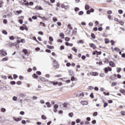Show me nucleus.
Instances as JSON below:
<instances>
[{"instance_id": "a878e982", "label": "nucleus", "mask_w": 125, "mask_h": 125, "mask_svg": "<svg viewBox=\"0 0 125 125\" xmlns=\"http://www.w3.org/2000/svg\"><path fill=\"white\" fill-rule=\"evenodd\" d=\"M33 78H35V79H38V75H37V74H34L33 75Z\"/></svg>"}, {"instance_id": "0e129e2a", "label": "nucleus", "mask_w": 125, "mask_h": 125, "mask_svg": "<svg viewBox=\"0 0 125 125\" xmlns=\"http://www.w3.org/2000/svg\"><path fill=\"white\" fill-rule=\"evenodd\" d=\"M19 79L21 80H23L24 79V77L21 75L19 76Z\"/></svg>"}, {"instance_id": "e2e57ef3", "label": "nucleus", "mask_w": 125, "mask_h": 125, "mask_svg": "<svg viewBox=\"0 0 125 125\" xmlns=\"http://www.w3.org/2000/svg\"><path fill=\"white\" fill-rule=\"evenodd\" d=\"M117 84V83L116 82H113L112 83V85H113L114 86H115V85H116Z\"/></svg>"}, {"instance_id": "aec40b11", "label": "nucleus", "mask_w": 125, "mask_h": 125, "mask_svg": "<svg viewBox=\"0 0 125 125\" xmlns=\"http://www.w3.org/2000/svg\"><path fill=\"white\" fill-rule=\"evenodd\" d=\"M15 39V38H14V36H13L9 37V40H10L11 41H14Z\"/></svg>"}, {"instance_id": "4be33fe9", "label": "nucleus", "mask_w": 125, "mask_h": 125, "mask_svg": "<svg viewBox=\"0 0 125 125\" xmlns=\"http://www.w3.org/2000/svg\"><path fill=\"white\" fill-rule=\"evenodd\" d=\"M77 43H82V44H83V43H84V42H83V40H80L79 41H77Z\"/></svg>"}, {"instance_id": "ea45409f", "label": "nucleus", "mask_w": 125, "mask_h": 125, "mask_svg": "<svg viewBox=\"0 0 125 125\" xmlns=\"http://www.w3.org/2000/svg\"><path fill=\"white\" fill-rule=\"evenodd\" d=\"M13 100L14 101H17V97H15V96L13 97Z\"/></svg>"}, {"instance_id": "f704fd0d", "label": "nucleus", "mask_w": 125, "mask_h": 125, "mask_svg": "<svg viewBox=\"0 0 125 125\" xmlns=\"http://www.w3.org/2000/svg\"><path fill=\"white\" fill-rule=\"evenodd\" d=\"M97 115H98L97 112H94V113H93V116L94 117H96V116H97Z\"/></svg>"}, {"instance_id": "a19ab883", "label": "nucleus", "mask_w": 125, "mask_h": 125, "mask_svg": "<svg viewBox=\"0 0 125 125\" xmlns=\"http://www.w3.org/2000/svg\"><path fill=\"white\" fill-rule=\"evenodd\" d=\"M7 60H8L7 58H4L2 59V61H7Z\"/></svg>"}, {"instance_id": "9b49d317", "label": "nucleus", "mask_w": 125, "mask_h": 125, "mask_svg": "<svg viewBox=\"0 0 125 125\" xmlns=\"http://www.w3.org/2000/svg\"><path fill=\"white\" fill-rule=\"evenodd\" d=\"M81 104H82V105H87V102L85 101H83L81 102Z\"/></svg>"}, {"instance_id": "2f4dec72", "label": "nucleus", "mask_w": 125, "mask_h": 125, "mask_svg": "<svg viewBox=\"0 0 125 125\" xmlns=\"http://www.w3.org/2000/svg\"><path fill=\"white\" fill-rule=\"evenodd\" d=\"M69 117H70L71 118H72L73 117V116H74V114L73 113V112L70 113L68 114Z\"/></svg>"}, {"instance_id": "13d9d810", "label": "nucleus", "mask_w": 125, "mask_h": 125, "mask_svg": "<svg viewBox=\"0 0 125 125\" xmlns=\"http://www.w3.org/2000/svg\"><path fill=\"white\" fill-rule=\"evenodd\" d=\"M96 53H98V51H94L93 53V55H95V54H96Z\"/></svg>"}, {"instance_id": "4d7b16f0", "label": "nucleus", "mask_w": 125, "mask_h": 125, "mask_svg": "<svg viewBox=\"0 0 125 125\" xmlns=\"http://www.w3.org/2000/svg\"><path fill=\"white\" fill-rule=\"evenodd\" d=\"M32 19H33V20H36V19H37V17H36V16H33L32 17Z\"/></svg>"}, {"instance_id": "0eeeda50", "label": "nucleus", "mask_w": 125, "mask_h": 125, "mask_svg": "<svg viewBox=\"0 0 125 125\" xmlns=\"http://www.w3.org/2000/svg\"><path fill=\"white\" fill-rule=\"evenodd\" d=\"M61 7L62 8H64L65 9H67V8H69L70 7V6H69V5L65 6V5H64V4H62Z\"/></svg>"}, {"instance_id": "c9c22d12", "label": "nucleus", "mask_w": 125, "mask_h": 125, "mask_svg": "<svg viewBox=\"0 0 125 125\" xmlns=\"http://www.w3.org/2000/svg\"><path fill=\"white\" fill-rule=\"evenodd\" d=\"M55 77L56 78H60V77H62V75H61V74L57 75H55Z\"/></svg>"}, {"instance_id": "f8f14e48", "label": "nucleus", "mask_w": 125, "mask_h": 125, "mask_svg": "<svg viewBox=\"0 0 125 125\" xmlns=\"http://www.w3.org/2000/svg\"><path fill=\"white\" fill-rule=\"evenodd\" d=\"M46 105H47V108H50L51 107V104L49 102L46 103Z\"/></svg>"}, {"instance_id": "1a4fd4ad", "label": "nucleus", "mask_w": 125, "mask_h": 125, "mask_svg": "<svg viewBox=\"0 0 125 125\" xmlns=\"http://www.w3.org/2000/svg\"><path fill=\"white\" fill-rule=\"evenodd\" d=\"M26 28L27 26H26L25 25H23V26L20 27V30H21V31H24V30H26Z\"/></svg>"}, {"instance_id": "7ed1b4c3", "label": "nucleus", "mask_w": 125, "mask_h": 125, "mask_svg": "<svg viewBox=\"0 0 125 125\" xmlns=\"http://www.w3.org/2000/svg\"><path fill=\"white\" fill-rule=\"evenodd\" d=\"M77 97H80V98H82V97H83L84 96V94H83V92H80L77 95Z\"/></svg>"}, {"instance_id": "423d86ee", "label": "nucleus", "mask_w": 125, "mask_h": 125, "mask_svg": "<svg viewBox=\"0 0 125 125\" xmlns=\"http://www.w3.org/2000/svg\"><path fill=\"white\" fill-rule=\"evenodd\" d=\"M109 65L111 67H116V64H115V62L113 61H110L109 62Z\"/></svg>"}, {"instance_id": "ddd939ff", "label": "nucleus", "mask_w": 125, "mask_h": 125, "mask_svg": "<svg viewBox=\"0 0 125 125\" xmlns=\"http://www.w3.org/2000/svg\"><path fill=\"white\" fill-rule=\"evenodd\" d=\"M119 91H120V92H121V93H122V94L125 95V89H121Z\"/></svg>"}, {"instance_id": "6e6552de", "label": "nucleus", "mask_w": 125, "mask_h": 125, "mask_svg": "<svg viewBox=\"0 0 125 125\" xmlns=\"http://www.w3.org/2000/svg\"><path fill=\"white\" fill-rule=\"evenodd\" d=\"M89 46L90 47H92L93 49H95V48H96V46L95 44H94V43H91L90 44Z\"/></svg>"}, {"instance_id": "5fc2aeb1", "label": "nucleus", "mask_w": 125, "mask_h": 125, "mask_svg": "<svg viewBox=\"0 0 125 125\" xmlns=\"http://www.w3.org/2000/svg\"><path fill=\"white\" fill-rule=\"evenodd\" d=\"M70 56H68V59H72V56H73L72 55V54H70Z\"/></svg>"}, {"instance_id": "6e6d98bb", "label": "nucleus", "mask_w": 125, "mask_h": 125, "mask_svg": "<svg viewBox=\"0 0 125 125\" xmlns=\"http://www.w3.org/2000/svg\"><path fill=\"white\" fill-rule=\"evenodd\" d=\"M66 66L67 67H70V66H71V63L70 62L66 63Z\"/></svg>"}, {"instance_id": "e433bc0d", "label": "nucleus", "mask_w": 125, "mask_h": 125, "mask_svg": "<svg viewBox=\"0 0 125 125\" xmlns=\"http://www.w3.org/2000/svg\"><path fill=\"white\" fill-rule=\"evenodd\" d=\"M107 14H112V12L111 10H108L106 12Z\"/></svg>"}, {"instance_id": "f257e3e1", "label": "nucleus", "mask_w": 125, "mask_h": 125, "mask_svg": "<svg viewBox=\"0 0 125 125\" xmlns=\"http://www.w3.org/2000/svg\"><path fill=\"white\" fill-rule=\"evenodd\" d=\"M7 53L4 50L2 49L0 50V56H6Z\"/></svg>"}, {"instance_id": "603ef678", "label": "nucleus", "mask_w": 125, "mask_h": 125, "mask_svg": "<svg viewBox=\"0 0 125 125\" xmlns=\"http://www.w3.org/2000/svg\"><path fill=\"white\" fill-rule=\"evenodd\" d=\"M42 120H45L46 119V117L44 115H42Z\"/></svg>"}, {"instance_id": "7c9ffc66", "label": "nucleus", "mask_w": 125, "mask_h": 125, "mask_svg": "<svg viewBox=\"0 0 125 125\" xmlns=\"http://www.w3.org/2000/svg\"><path fill=\"white\" fill-rule=\"evenodd\" d=\"M71 81L74 82V81H77V79H75L74 77H72L71 79Z\"/></svg>"}, {"instance_id": "8fccbe9b", "label": "nucleus", "mask_w": 125, "mask_h": 125, "mask_svg": "<svg viewBox=\"0 0 125 125\" xmlns=\"http://www.w3.org/2000/svg\"><path fill=\"white\" fill-rule=\"evenodd\" d=\"M10 83H11V84L13 85L15 84L16 83H15V81H12V82H10Z\"/></svg>"}, {"instance_id": "4c0bfd02", "label": "nucleus", "mask_w": 125, "mask_h": 125, "mask_svg": "<svg viewBox=\"0 0 125 125\" xmlns=\"http://www.w3.org/2000/svg\"><path fill=\"white\" fill-rule=\"evenodd\" d=\"M104 41H105V43L106 44L109 43V40L105 39Z\"/></svg>"}, {"instance_id": "a18cd8bd", "label": "nucleus", "mask_w": 125, "mask_h": 125, "mask_svg": "<svg viewBox=\"0 0 125 125\" xmlns=\"http://www.w3.org/2000/svg\"><path fill=\"white\" fill-rule=\"evenodd\" d=\"M123 10H118V13H119V14H123Z\"/></svg>"}, {"instance_id": "cd10ccee", "label": "nucleus", "mask_w": 125, "mask_h": 125, "mask_svg": "<svg viewBox=\"0 0 125 125\" xmlns=\"http://www.w3.org/2000/svg\"><path fill=\"white\" fill-rule=\"evenodd\" d=\"M91 37L92 39H95V35L93 33H91Z\"/></svg>"}, {"instance_id": "bf43d9fd", "label": "nucleus", "mask_w": 125, "mask_h": 125, "mask_svg": "<svg viewBox=\"0 0 125 125\" xmlns=\"http://www.w3.org/2000/svg\"><path fill=\"white\" fill-rule=\"evenodd\" d=\"M38 34L39 35H41V36H42L43 35V32H42V31H40Z\"/></svg>"}, {"instance_id": "69168bd1", "label": "nucleus", "mask_w": 125, "mask_h": 125, "mask_svg": "<svg viewBox=\"0 0 125 125\" xmlns=\"http://www.w3.org/2000/svg\"><path fill=\"white\" fill-rule=\"evenodd\" d=\"M3 23L4 24H6L7 23V20H3Z\"/></svg>"}, {"instance_id": "bb28decb", "label": "nucleus", "mask_w": 125, "mask_h": 125, "mask_svg": "<svg viewBox=\"0 0 125 125\" xmlns=\"http://www.w3.org/2000/svg\"><path fill=\"white\" fill-rule=\"evenodd\" d=\"M114 50L115 51H117V52H119V51H120V49L118 47H115L114 48Z\"/></svg>"}, {"instance_id": "09e8293b", "label": "nucleus", "mask_w": 125, "mask_h": 125, "mask_svg": "<svg viewBox=\"0 0 125 125\" xmlns=\"http://www.w3.org/2000/svg\"><path fill=\"white\" fill-rule=\"evenodd\" d=\"M110 42H111L112 45H114V44H115V41H114L113 40H111L110 41Z\"/></svg>"}, {"instance_id": "dca6fc26", "label": "nucleus", "mask_w": 125, "mask_h": 125, "mask_svg": "<svg viewBox=\"0 0 125 125\" xmlns=\"http://www.w3.org/2000/svg\"><path fill=\"white\" fill-rule=\"evenodd\" d=\"M46 46L47 48H49V49H53L54 48V46H50L47 45Z\"/></svg>"}, {"instance_id": "338daca9", "label": "nucleus", "mask_w": 125, "mask_h": 125, "mask_svg": "<svg viewBox=\"0 0 125 125\" xmlns=\"http://www.w3.org/2000/svg\"><path fill=\"white\" fill-rule=\"evenodd\" d=\"M81 24L84 26H85V25H86V23L84 21L82 22Z\"/></svg>"}, {"instance_id": "473e14b6", "label": "nucleus", "mask_w": 125, "mask_h": 125, "mask_svg": "<svg viewBox=\"0 0 125 125\" xmlns=\"http://www.w3.org/2000/svg\"><path fill=\"white\" fill-rule=\"evenodd\" d=\"M2 34H3L4 35H7V31H5V30H3L2 31Z\"/></svg>"}, {"instance_id": "6ab92c4d", "label": "nucleus", "mask_w": 125, "mask_h": 125, "mask_svg": "<svg viewBox=\"0 0 125 125\" xmlns=\"http://www.w3.org/2000/svg\"><path fill=\"white\" fill-rule=\"evenodd\" d=\"M72 50H73V51L75 52L76 53H77V52H78V50H77V48H76V47H73L72 48Z\"/></svg>"}, {"instance_id": "2eb2a0df", "label": "nucleus", "mask_w": 125, "mask_h": 125, "mask_svg": "<svg viewBox=\"0 0 125 125\" xmlns=\"http://www.w3.org/2000/svg\"><path fill=\"white\" fill-rule=\"evenodd\" d=\"M64 33H60V37L61 39H64Z\"/></svg>"}, {"instance_id": "5701e85b", "label": "nucleus", "mask_w": 125, "mask_h": 125, "mask_svg": "<svg viewBox=\"0 0 125 125\" xmlns=\"http://www.w3.org/2000/svg\"><path fill=\"white\" fill-rule=\"evenodd\" d=\"M85 10H88L89 9V6L88 5H85Z\"/></svg>"}, {"instance_id": "864d4df0", "label": "nucleus", "mask_w": 125, "mask_h": 125, "mask_svg": "<svg viewBox=\"0 0 125 125\" xmlns=\"http://www.w3.org/2000/svg\"><path fill=\"white\" fill-rule=\"evenodd\" d=\"M13 77L14 79H17V78H18V76L16 74H14Z\"/></svg>"}, {"instance_id": "f03ea898", "label": "nucleus", "mask_w": 125, "mask_h": 125, "mask_svg": "<svg viewBox=\"0 0 125 125\" xmlns=\"http://www.w3.org/2000/svg\"><path fill=\"white\" fill-rule=\"evenodd\" d=\"M52 65L54 68H59V64H58V62L55 60L53 61Z\"/></svg>"}, {"instance_id": "393cba45", "label": "nucleus", "mask_w": 125, "mask_h": 125, "mask_svg": "<svg viewBox=\"0 0 125 125\" xmlns=\"http://www.w3.org/2000/svg\"><path fill=\"white\" fill-rule=\"evenodd\" d=\"M1 112H2V113H4V112H6V109L4 108H2L1 109Z\"/></svg>"}, {"instance_id": "20e7f679", "label": "nucleus", "mask_w": 125, "mask_h": 125, "mask_svg": "<svg viewBox=\"0 0 125 125\" xmlns=\"http://www.w3.org/2000/svg\"><path fill=\"white\" fill-rule=\"evenodd\" d=\"M104 71L106 73H108V72H111V71H112V68L108 66L107 67L104 68Z\"/></svg>"}, {"instance_id": "c85d7f7f", "label": "nucleus", "mask_w": 125, "mask_h": 125, "mask_svg": "<svg viewBox=\"0 0 125 125\" xmlns=\"http://www.w3.org/2000/svg\"><path fill=\"white\" fill-rule=\"evenodd\" d=\"M49 40L50 42H53V38L51 36H50L49 37Z\"/></svg>"}, {"instance_id": "f3484780", "label": "nucleus", "mask_w": 125, "mask_h": 125, "mask_svg": "<svg viewBox=\"0 0 125 125\" xmlns=\"http://www.w3.org/2000/svg\"><path fill=\"white\" fill-rule=\"evenodd\" d=\"M117 73H120L122 71V68L120 67H117L116 68Z\"/></svg>"}, {"instance_id": "72a5a7b5", "label": "nucleus", "mask_w": 125, "mask_h": 125, "mask_svg": "<svg viewBox=\"0 0 125 125\" xmlns=\"http://www.w3.org/2000/svg\"><path fill=\"white\" fill-rule=\"evenodd\" d=\"M70 38H68V37H66L65 38V41L66 42H69L70 41Z\"/></svg>"}, {"instance_id": "680f3d73", "label": "nucleus", "mask_w": 125, "mask_h": 125, "mask_svg": "<svg viewBox=\"0 0 125 125\" xmlns=\"http://www.w3.org/2000/svg\"><path fill=\"white\" fill-rule=\"evenodd\" d=\"M29 5H34V2H32V1H31V2H29Z\"/></svg>"}, {"instance_id": "9d476101", "label": "nucleus", "mask_w": 125, "mask_h": 125, "mask_svg": "<svg viewBox=\"0 0 125 125\" xmlns=\"http://www.w3.org/2000/svg\"><path fill=\"white\" fill-rule=\"evenodd\" d=\"M14 120L16 122H19L21 120V117H19L18 118H16V117H14Z\"/></svg>"}, {"instance_id": "37998d69", "label": "nucleus", "mask_w": 125, "mask_h": 125, "mask_svg": "<svg viewBox=\"0 0 125 125\" xmlns=\"http://www.w3.org/2000/svg\"><path fill=\"white\" fill-rule=\"evenodd\" d=\"M45 52H47L48 53H51V51L49 49H46L45 50Z\"/></svg>"}, {"instance_id": "774afa93", "label": "nucleus", "mask_w": 125, "mask_h": 125, "mask_svg": "<svg viewBox=\"0 0 125 125\" xmlns=\"http://www.w3.org/2000/svg\"><path fill=\"white\" fill-rule=\"evenodd\" d=\"M68 72H69L70 75H72V74H73V70H69Z\"/></svg>"}, {"instance_id": "58836bf2", "label": "nucleus", "mask_w": 125, "mask_h": 125, "mask_svg": "<svg viewBox=\"0 0 125 125\" xmlns=\"http://www.w3.org/2000/svg\"><path fill=\"white\" fill-rule=\"evenodd\" d=\"M4 121V118L1 117H0V122H3Z\"/></svg>"}, {"instance_id": "de8ad7c7", "label": "nucleus", "mask_w": 125, "mask_h": 125, "mask_svg": "<svg viewBox=\"0 0 125 125\" xmlns=\"http://www.w3.org/2000/svg\"><path fill=\"white\" fill-rule=\"evenodd\" d=\"M53 84L54 85H57V84H58V82H53Z\"/></svg>"}, {"instance_id": "b1692460", "label": "nucleus", "mask_w": 125, "mask_h": 125, "mask_svg": "<svg viewBox=\"0 0 125 125\" xmlns=\"http://www.w3.org/2000/svg\"><path fill=\"white\" fill-rule=\"evenodd\" d=\"M53 21H54V22H57V21H58L57 18H56L55 17L53 18Z\"/></svg>"}, {"instance_id": "052dcab7", "label": "nucleus", "mask_w": 125, "mask_h": 125, "mask_svg": "<svg viewBox=\"0 0 125 125\" xmlns=\"http://www.w3.org/2000/svg\"><path fill=\"white\" fill-rule=\"evenodd\" d=\"M76 122L77 124H79V123H80V122H81V119H77V120H76Z\"/></svg>"}, {"instance_id": "39448f33", "label": "nucleus", "mask_w": 125, "mask_h": 125, "mask_svg": "<svg viewBox=\"0 0 125 125\" xmlns=\"http://www.w3.org/2000/svg\"><path fill=\"white\" fill-rule=\"evenodd\" d=\"M90 74L91 76H98V73L96 72H91Z\"/></svg>"}, {"instance_id": "79ce46f5", "label": "nucleus", "mask_w": 125, "mask_h": 125, "mask_svg": "<svg viewBox=\"0 0 125 125\" xmlns=\"http://www.w3.org/2000/svg\"><path fill=\"white\" fill-rule=\"evenodd\" d=\"M107 106H108V103H105L104 104V108H106V107H107Z\"/></svg>"}, {"instance_id": "49530a36", "label": "nucleus", "mask_w": 125, "mask_h": 125, "mask_svg": "<svg viewBox=\"0 0 125 125\" xmlns=\"http://www.w3.org/2000/svg\"><path fill=\"white\" fill-rule=\"evenodd\" d=\"M54 108H55V109H57V108H58V104H56L54 105Z\"/></svg>"}, {"instance_id": "c03bdc74", "label": "nucleus", "mask_w": 125, "mask_h": 125, "mask_svg": "<svg viewBox=\"0 0 125 125\" xmlns=\"http://www.w3.org/2000/svg\"><path fill=\"white\" fill-rule=\"evenodd\" d=\"M90 97H91V98H94V96L93 95V93H91L90 95Z\"/></svg>"}, {"instance_id": "3c124183", "label": "nucleus", "mask_w": 125, "mask_h": 125, "mask_svg": "<svg viewBox=\"0 0 125 125\" xmlns=\"http://www.w3.org/2000/svg\"><path fill=\"white\" fill-rule=\"evenodd\" d=\"M75 11L77 12V11H79V10H80V8H78V7H76L74 9Z\"/></svg>"}, {"instance_id": "a211bd4d", "label": "nucleus", "mask_w": 125, "mask_h": 125, "mask_svg": "<svg viewBox=\"0 0 125 125\" xmlns=\"http://www.w3.org/2000/svg\"><path fill=\"white\" fill-rule=\"evenodd\" d=\"M16 14L17 15H19V14H20V13H22V10H20V11H16Z\"/></svg>"}, {"instance_id": "4468645a", "label": "nucleus", "mask_w": 125, "mask_h": 125, "mask_svg": "<svg viewBox=\"0 0 125 125\" xmlns=\"http://www.w3.org/2000/svg\"><path fill=\"white\" fill-rule=\"evenodd\" d=\"M22 52L25 55H27V54H28V51L27 50V49H23L22 50Z\"/></svg>"}, {"instance_id": "c756f323", "label": "nucleus", "mask_w": 125, "mask_h": 125, "mask_svg": "<svg viewBox=\"0 0 125 125\" xmlns=\"http://www.w3.org/2000/svg\"><path fill=\"white\" fill-rule=\"evenodd\" d=\"M78 15H83V11H80L79 12V13H78Z\"/></svg>"}, {"instance_id": "412c9836", "label": "nucleus", "mask_w": 125, "mask_h": 125, "mask_svg": "<svg viewBox=\"0 0 125 125\" xmlns=\"http://www.w3.org/2000/svg\"><path fill=\"white\" fill-rule=\"evenodd\" d=\"M1 89H2L3 90V91H6V90H7V87L4 86V87H2Z\"/></svg>"}]
</instances>
